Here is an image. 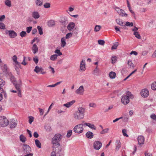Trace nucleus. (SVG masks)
<instances>
[{
    "mask_svg": "<svg viewBox=\"0 0 156 156\" xmlns=\"http://www.w3.org/2000/svg\"><path fill=\"white\" fill-rule=\"evenodd\" d=\"M10 80L12 83L14 85L16 90L18 91V95L20 97H22L21 87L22 82L21 80L19 79L17 81L16 80L15 77L12 76L10 77Z\"/></svg>",
    "mask_w": 156,
    "mask_h": 156,
    "instance_id": "nucleus-1",
    "label": "nucleus"
},
{
    "mask_svg": "<svg viewBox=\"0 0 156 156\" xmlns=\"http://www.w3.org/2000/svg\"><path fill=\"white\" fill-rule=\"evenodd\" d=\"M53 147L51 156H63V152L60 145H53Z\"/></svg>",
    "mask_w": 156,
    "mask_h": 156,
    "instance_id": "nucleus-2",
    "label": "nucleus"
},
{
    "mask_svg": "<svg viewBox=\"0 0 156 156\" xmlns=\"http://www.w3.org/2000/svg\"><path fill=\"white\" fill-rule=\"evenodd\" d=\"M85 109L82 107L78 108V111L74 114V117L76 119H83L84 117Z\"/></svg>",
    "mask_w": 156,
    "mask_h": 156,
    "instance_id": "nucleus-3",
    "label": "nucleus"
},
{
    "mask_svg": "<svg viewBox=\"0 0 156 156\" xmlns=\"http://www.w3.org/2000/svg\"><path fill=\"white\" fill-rule=\"evenodd\" d=\"M62 135L59 133L55 134L51 140V144L53 145H60L59 142L61 140Z\"/></svg>",
    "mask_w": 156,
    "mask_h": 156,
    "instance_id": "nucleus-4",
    "label": "nucleus"
},
{
    "mask_svg": "<svg viewBox=\"0 0 156 156\" xmlns=\"http://www.w3.org/2000/svg\"><path fill=\"white\" fill-rule=\"evenodd\" d=\"M83 124H80L76 125L73 129V131L77 133H82L83 131Z\"/></svg>",
    "mask_w": 156,
    "mask_h": 156,
    "instance_id": "nucleus-5",
    "label": "nucleus"
},
{
    "mask_svg": "<svg viewBox=\"0 0 156 156\" xmlns=\"http://www.w3.org/2000/svg\"><path fill=\"white\" fill-rule=\"evenodd\" d=\"M9 124V121L4 116L0 117V126L4 127L7 126Z\"/></svg>",
    "mask_w": 156,
    "mask_h": 156,
    "instance_id": "nucleus-6",
    "label": "nucleus"
},
{
    "mask_svg": "<svg viewBox=\"0 0 156 156\" xmlns=\"http://www.w3.org/2000/svg\"><path fill=\"white\" fill-rule=\"evenodd\" d=\"M102 143L99 141H96L94 143V148L96 150H99L102 146Z\"/></svg>",
    "mask_w": 156,
    "mask_h": 156,
    "instance_id": "nucleus-7",
    "label": "nucleus"
},
{
    "mask_svg": "<svg viewBox=\"0 0 156 156\" xmlns=\"http://www.w3.org/2000/svg\"><path fill=\"white\" fill-rule=\"evenodd\" d=\"M23 152L25 154L29 153L31 151V148L27 144H23Z\"/></svg>",
    "mask_w": 156,
    "mask_h": 156,
    "instance_id": "nucleus-8",
    "label": "nucleus"
},
{
    "mask_svg": "<svg viewBox=\"0 0 156 156\" xmlns=\"http://www.w3.org/2000/svg\"><path fill=\"white\" fill-rule=\"evenodd\" d=\"M121 101L122 103L124 105H127L129 103L130 101L128 97L125 95L122 96Z\"/></svg>",
    "mask_w": 156,
    "mask_h": 156,
    "instance_id": "nucleus-9",
    "label": "nucleus"
},
{
    "mask_svg": "<svg viewBox=\"0 0 156 156\" xmlns=\"http://www.w3.org/2000/svg\"><path fill=\"white\" fill-rule=\"evenodd\" d=\"M141 95L143 97L146 98L148 96L149 94L148 90L147 89H143L140 92Z\"/></svg>",
    "mask_w": 156,
    "mask_h": 156,
    "instance_id": "nucleus-10",
    "label": "nucleus"
},
{
    "mask_svg": "<svg viewBox=\"0 0 156 156\" xmlns=\"http://www.w3.org/2000/svg\"><path fill=\"white\" fill-rule=\"evenodd\" d=\"M84 90L83 87L82 85L81 86H80L76 90L75 93L78 94L83 95V94Z\"/></svg>",
    "mask_w": 156,
    "mask_h": 156,
    "instance_id": "nucleus-11",
    "label": "nucleus"
},
{
    "mask_svg": "<svg viewBox=\"0 0 156 156\" xmlns=\"http://www.w3.org/2000/svg\"><path fill=\"white\" fill-rule=\"evenodd\" d=\"M85 69V61L84 60L82 59L80 62V70L81 71H84Z\"/></svg>",
    "mask_w": 156,
    "mask_h": 156,
    "instance_id": "nucleus-12",
    "label": "nucleus"
},
{
    "mask_svg": "<svg viewBox=\"0 0 156 156\" xmlns=\"http://www.w3.org/2000/svg\"><path fill=\"white\" fill-rule=\"evenodd\" d=\"M137 140L139 144H143L144 142V138L142 136H139L137 138Z\"/></svg>",
    "mask_w": 156,
    "mask_h": 156,
    "instance_id": "nucleus-13",
    "label": "nucleus"
},
{
    "mask_svg": "<svg viewBox=\"0 0 156 156\" xmlns=\"http://www.w3.org/2000/svg\"><path fill=\"white\" fill-rule=\"evenodd\" d=\"M8 32L10 37L12 38H14L17 35V34L13 30H9Z\"/></svg>",
    "mask_w": 156,
    "mask_h": 156,
    "instance_id": "nucleus-14",
    "label": "nucleus"
},
{
    "mask_svg": "<svg viewBox=\"0 0 156 156\" xmlns=\"http://www.w3.org/2000/svg\"><path fill=\"white\" fill-rule=\"evenodd\" d=\"M75 26V24L73 22L70 23L67 26V29L70 31H72Z\"/></svg>",
    "mask_w": 156,
    "mask_h": 156,
    "instance_id": "nucleus-15",
    "label": "nucleus"
},
{
    "mask_svg": "<svg viewBox=\"0 0 156 156\" xmlns=\"http://www.w3.org/2000/svg\"><path fill=\"white\" fill-rule=\"evenodd\" d=\"M83 126H88L90 128L96 130V128L93 124L86 123L83 124Z\"/></svg>",
    "mask_w": 156,
    "mask_h": 156,
    "instance_id": "nucleus-16",
    "label": "nucleus"
},
{
    "mask_svg": "<svg viewBox=\"0 0 156 156\" xmlns=\"http://www.w3.org/2000/svg\"><path fill=\"white\" fill-rule=\"evenodd\" d=\"M31 16L33 17L35 19H38L40 17V15L38 12L37 11H34L32 12Z\"/></svg>",
    "mask_w": 156,
    "mask_h": 156,
    "instance_id": "nucleus-17",
    "label": "nucleus"
},
{
    "mask_svg": "<svg viewBox=\"0 0 156 156\" xmlns=\"http://www.w3.org/2000/svg\"><path fill=\"white\" fill-rule=\"evenodd\" d=\"M2 69L3 72L6 74H7L9 73V69L6 64H4V65Z\"/></svg>",
    "mask_w": 156,
    "mask_h": 156,
    "instance_id": "nucleus-18",
    "label": "nucleus"
},
{
    "mask_svg": "<svg viewBox=\"0 0 156 156\" xmlns=\"http://www.w3.org/2000/svg\"><path fill=\"white\" fill-rule=\"evenodd\" d=\"M75 102V100H73L70 102H68L66 104H63L64 106L67 108H69L71 107Z\"/></svg>",
    "mask_w": 156,
    "mask_h": 156,
    "instance_id": "nucleus-19",
    "label": "nucleus"
},
{
    "mask_svg": "<svg viewBox=\"0 0 156 156\" xmlns=\"http://www.w3.org/2000/svg\"><path fill=\"white\" fill-rule=\"evenodd\" d=\"M5 82L2 79L0 78V92L2 93L3 92V89L2 88L3 86L5 85Z\"/></svg>",
    "mask_w": 156,
    "mask_h": 156,
    "instance_id": "nucleus-20",
    "label": "nucleus"
},
{
    "mask_svg": "<svg viewBox=\"0 0 156 156\" xmlns=\"http://www.w3.org/2000/svg\"><path fill=\"white\" fill-rule=\"evenodd\" d=\"M12 60L15 63L16 65H17L18 67L20 66V63L17 61V57L16 55H14L12 57Z\"/></svg>",
    "mask_w": 156,
    "mask_h": 156,
    "instance_id": "nucleus-21",
    "label": "nucleus"
},
{
    "mask_svg": "<svg viewBox=\"0 0 156 156\" xmlns=\"http://www.w3.org/2000/svg\"><path fill=\"white\" fill-rule=\"evenodd\" d=\"M32 50L34 54H36L38 51V47L36 44H33Z\"/></svg>",
    "mask_w": 156,
    "mask_h": 156,
    "instance_id": "nucleus-22",
    "label": "nucleus"
},
{
    "mask_svg": "<svg viewBox=\"0 0 156 156\" xmlns=\"http://www.w3.org/2000/svg\"><path fill=\"white\" fill-rule=\"evenodd\" d=\"M86 137L89 139H92L94 136L93 133L90 131L87 132L86 134Z\"/></svg>",
    "mask_w": 156,
    "mask_h": 156,
    "instance_id": "nucleus-23",
    "label": "nucleus"
},
{
    "mask_svg": "<svg viewBox=\"0 0 156 156\" xmlns=\"http://www.w3.org/2000/svg\"><path fill=\"white\" fill-rule=\"evenodd\" d=\"M119 15L122 16H127L128 15L125 13V11L122 9H121L119 11L117 12Z\"/></svg>",
    "mask_w": 156,
    "mask_h": 156,
    "instance_id": "nucleus-24",
    "label": "nucleus"
},
{
    "mask_svg": "<svg viewBox=\"0 0 156 156\" xmlns=\"http://www.w3.org/2000/svg\"><path fill=\"white\" fill-rule=\"evenodd\" d=\"M43 70V69L41 67H39L38 66H36L34 69V71L37 73H38L39 72H42Z\"/></svg>",
    "mask_w": 156,
    "mask_h": 156,
    "instance_id": "nucleus-25",
    "label": "nucleus"
},
{
    "mask_svg": "<svg viewBox=\"0 0 156 156\" xmlns=\"http://www.w3.org/2000/svg\"><path fill=\"white\" fill-rule=\"evenodd\" d=\"M61 46L62 47H65L66 44V39L64 37L62 38L61 39Z\"/></svg>",
    "mask_w": 156,
    "mask_h": 156,
    "instance_id": "nucleus-26",
    "label": "nucleus"
},
{
    "mask_svg": "<svg viewBox=\"0 0 156 156\" xmlns=\"http://www.w3.org/2000/svg\"><path fill=\"white\" fill-rule=\"evenodd\" d=\"M116 143H117V144L115 148V150L116 151H118L121 147V143L120 141L118 140H117L116 141Z\"/></svg>",
    "mask_w": 156,
    "mask_h": 156,
    "instance_id": "nucleus-27",
    "label": "nucleus"
},
{
    "mask_svg": "<svg viewBox=\"0 0 156 156\" xmlns=\"http://www.w3.org/2000/svg\"><path fill=\"white\" fill-rule=\"evenodd\" d=\"M109 77L111 79H114L115 78L116 74L115 72H111L109 73Z\"/></svg>",
    "mask_w": 156,
    "mask_h": 156,
    "instance_id": "nucleus-28",
    "label": "nucleus"
},
{
    "mask_svg": "<svg viewBox=\"0 0 156 156\" xmlns=\"http://www.w3.org/2000/svg\"><path fill=\"white\" fill-rule=\"evenodd\" d=\"M10 128L12 129L15 127L17 125V123L16 122H14L12 121L10 122Z\"/></svg>",
    "mask_w": 156,
    "mask_h": 156,
    "instance_id": "nucleus-29",
    "label": "nucleus"
},
{
    "mask_svg": "<svg viewBox=\"0 0 156 156\" xmlns=\"http://www.w3.org/2000/svg\"><path fill=\"white\" fill-rule=\"evenodd\" d=\"M125 96L128 97L129 99V98L132 99L133 98V95L131 94L130 92L129 91H128L126 92V95Z\"/></svg>",
    "mask_w": 156,
    "mask_h": 156,
    "instance_id": "nucleus-30",
    "label": "nucleus"
},
{
    "mask_svg": "<svg viewBox=\"0 0 156 156\" xmlns=\"http://www.w3.org/2000/svg\"><path fill=\"white\" fill-rule=\"evenodd\" d=\"M35 144L37 147L39 148H41V144L38 140L37 139L35 140Z\"/></svg>",
    "mask_w": 156,
    "mask_h": 156,
    "instance_id": "nucleus-31",
    "label": "nucleus"
},
{
    "mask_svg": "<svg viewBox=\"0 0 156 156\" xmlns=\"http://www.w3.org/2000/svg\"><path fill=\"white\" fill-rule=\"evenodd\" d=\"M20 140L23 142H25L26 140V138L23 135H21L20 136Z\"/></svg>",
    "mask_w": 156,
    "mask_h": 156,
    "instance_id": "nucleus-32",
    "label": "nucleus"
},
{
    "mask_svg": "<svg viewBox=\"0 0 156 156\" xmlns=\"http://www.w3.org/2000/svg\"><path fill=\"white\" fill-rule=\"evenodd\" d=\"M116 21L118 24L120 26H123L124 23L120 19L118 18L117 19Z\"/></svg>",
    "mask_w": 156,
    "mask_h": 156,
    "instance_id": "nucleus-33",
    "label": "nucleus"
},
{
    "mask_svg": "<svg viewBox=\"0 0 156 156\" xmlns=\"http://www.w3.org/2000/svg\"><path fill=\"white\" fill-rule=\"evenodd\" d=\"M5 5L9 7H11L12 5L11 2L10 0H5Z\"/></svg>",
    "mask_w": 156,
    "mask_h": 156,
    "instance_id": "nucleus-34",
    "label": "nucleus"
},
{
    "mask_svg": "<svg viewBox=\"0 0 156 156\" xmlns=\"http://www.w3.org/2000/svg\"><path fill=\"white\" fill-rule=\"evenodd\" d=\"M101 28V26L100 25H96L95 26L94 28V31L95 32L99 31Z\"/></svg>",
    "mask_w": 156,
    "mask_h": 156,
    "instance_id": "nucleus-35",
    "label": "nucleus"
},
{
    "mask_svg": "<svg viewBox=\"0 0 156 156\" xmlns=\"http://www.w3.org/2000/svg\"><path fill=\"white\" fill-rule=\"evenodd\" d=\"M133 34L135 35V37H136L138 39H140L141 38V36L138 32H134L133 33Z\"/></svg>",
    "mask_w": 156,
    "mask_h": 156,
    "instance_id": "nucleus-36",
    "label": "nucleus"
},
{
    "mask_svg": "<svg viewBox=\"0 0 156 156\" xmlns=\"http://www.w3.org/2000/svg\"><path fill=\"white\" fill-rule=\"evenodd\" d=\"M57 56L58 55L55 54L52 55L50 57V59L52 61H54L57 58Z\"/></svg>",
    "mask_w": 156,
    "mask_h": 156,
    "instance_id": "nucleus-37",
    "label": "nucleus"
},
{
    "mask_svg": "<svg viewBox=\"0 0 156 156\" xmlns=\"http://www.w3.org/2000/svg\"><path fill=\"white\" fill-rule=\"evenodd\" d=\"M37 28L38 30L39 34L40 35L43 34V32L41 27L40 26H37Z\"/></svg>",
    "mask_w": 156,
    "mask_h": 156,
    "instance_id": "nucleus-38",
    "label": "nucleus"
},
{
    "mask_svg": "<svg viewBox=\"0 0 156 156\" xmlns=\"http://www.w3.org/2000/svg\"><path fill=\"white\" fill-rule=\"evenodd\" d=\"M20 35L21 37H23L27 35V33L25 31H22L20 33Z\"/></svg>",
    "mask_w": 156,
    "mask_h": 156,
    "instance_id": "nucleus-39",
    "label": "nucleus"
},
{
    "mask_svg": "<svg viewBox=\"0 0 156 156\" xmlns=\"http://www.w3.org/2000/svg\"><path fill=\"white\" fill-rule=\"evenodd\" d=\"M117 61V58L115 56L112 57L111 59V61L112 64L115 63Z\"/></svg>",
    "mask_w": 156,
    "mask_h": 156,
    "instance_id": "nucleus-40",
    "label": "nucleus"
},
{
    "mask_svg": "<svg viewBox=\"0 0 156 156\" xmlns=\"http://www.w3.org/2000/svg\"><path fill=\"white\" fill-rule=\"evenodd\" d=\"M55 24V23L54 21L53 20H52L48 22V25L49 26H51V27H52V26H53Z\"/></svg>",
    "mask_w": 156,
    "mask_h": 156,
    "instance_id": "nucleus-41",
    "label": "nucleus"
},
{
    "mask_svg": "<svg viewBox=\"0 0 156 156\" xmlns=\"http://www.w3.org/2000/svg\"><path fill=\"white\" fill-rule=\"evenodd\" d=\"M28 118L29 119V122L30 124H31L34 121V118L33 117L30 116L28 117Z\"/></svg>",
    "mask_w": 156,
    "mask_h": 156,
    "instance_id": "nucleus-42",
    "label": "nucleus"
},
{
    "mask_svg": "<svg viewBox=\"0 0 156 156\" xmlns=\"http://www.w3.org/2000/svg\"><path fill=\"white\" fill-rule=\"evenodd\" d=\"M36 4L38 5L41 6L42 5V0H37Z\"/></svg>",
    "mask_w": 156,
    "mask_h": 156,
    "instance_id": "nucleus-43",
    "label": "nucleus"
},
{
    "mask_svg": "<svg viewBox=\"0 0 156 156\" xmlns=\"http://www.w3.org/2000/svg\"><path fill=\"white\" fill-rule=\"evenodd\" d=\"M118 46V42L115 43V44L112 46L111 48L112 50L115 49L117 48V47Z\"/></svg>",
    "mask_w": 156,
    "mask_h": 156,
    "instance_id": "nucleus-44",
    "label": "nucleus"
},
{
    "mask_svg": "<svg viewBox=\"0 0 156 156\" xmlns=\"http://www.w3.org/2000/svg\"><path fill=\"white\" fill-rule=\"evenodd\" d=\"M72 130H68L67 132V135H66L67 137L68 138L70 137L72 135Z\"/></svg>",
    "mask_w": 156,
    "mask_h": 156,
    "instance_id": "nucleus-45",
    "label": "nucleus"
},
{
    "mask_svg": "<svg viewBox=\"0 0 156 156\" xmlns=\"http://www.w3.org/2000/svg\"><path fill=\"white\" fill-rule=\"evenodd\" d=\"M151 88L153 90H156V82L152 84L151 86Z\"/></svg>",
    "mask_w": 156,
    "mask_h": 156,
    "instance_id": "nucleus-46",
    "label": "nucleus"
},
{
    "mask_svg": "<svg viewBox=\"0 0 156 156\" xmlns=\"http://www.w3.org/2000/svg\"><path fill=\"white\" fill-rule=\"evenodd\" d=\"M98 43L99 44L103 45L105 44V41L103 40H99L98 41Z\"/></svg>",
    "mask_w": 156,
    "mask_h": 156,
    "instance_id": "nucleus-47",
    "label": "nucleus"
},
{
    "mask_svg": "<svg viewBox=\"0 0 156 156\" xmlns=\"http://www.w3.org/2000/svg\"><path fill=\"white\" fill-rule=\"evenodd\" d=\"M73 33L70 32L67 34L66 36V38L69 39L70 37H72Z\"/></svg>",
    "mask_w": 156,
    "mask_h": 156,
    "instance_id": "nucleus-48",
    "label": "nucleus"
},
{
    "mask_svg": "<svg viewBox=\"0 0 156 156\" xmlns=\"http://www.w3.org/2000/svg\"><path fill=\"white\" fill-rule=\"evenodd\" d=\"M109 130L108 128H106L105 129H103L101 131V132L100 133L101 134H103L108 132Z\"/></svg>",
    "mask_w": 156,
    "mask_h": 156,
    "instance_id": "nucleus-49",
    "label": "nucleus"
},
{
    "mask_svg": "<svg viewBox=\"0 0 156 156\" xmlns=\"http://www.w3.org/2000/svg\"><path fill=\"white\" fill-rule=\"evenodd\" d=\"M125 25L129 27H132L133 26V23L132 22L130 23L129 22H126Z\"/></svg>",
    "mask_w": 156,
    "mask_h": 156,
    "instance_id": "nucleus-50",
    "label": "nucleus"
},
{
    "mask_svg": "<svg viewBox=\"0 0 156 156\" xmlns=\"http://www.w3.org/2000/svg\"><path fill=\"white\" fill-rule=\"evenodd\" d=\"M122 132L124 136H126L127 137L128 136V135L126 133V129H122Z\"/></svg>",
    "mask_w": 156,
    "mask_h": 156,
    "instance_id": "nucleus-51",
    "label": "nucleus"
},
{
    "mask_svg": "<svg viewBox=\"0 0 156 156\" xmlns=\"http://www.w3.org/2000/svg\"><path fill=\"white\" fill-rule=\"evenodd\" d=\"M127 64L129 66H130V67H133V64L132 62V61L130 60H129L128 61Z\"/></svg>",
    "mask_w": 156,
    "mask_h": 156,
    "instance_id": "nucleus-52",
    "label": "nucleus"
},
{
    "mask_svg": "<svg viewBox=\"0 0 156 156\" xmlns=\"http://www.w3.org/2000/svg\"><path fill=\"white\" fill-rule=\"evenodd\" d=\"M55 52L59 56L62 55V53L60 52V50L58 49H56L55 51Z\"/></svg>",
    "mask_w": 156,
    "mask_h": 156,
    "instance_id": "nucleus-53",
    "label": "nucleus"
},
{
    "mask_svg": "<svg viewBox=\"0 0 156 156\" xmlns=\"http://www.w3.org/2000/svg\"><path fill=\"white\" fill-rule=\"evenodd\" d=\"M44 8H48L50 7V3H46L44 5Z\"/></svg>",
    "mask_w": 156,
    "mask_h": 156,
    "instance_id": "nucleus-54",
    "label": "nucleus"
},
{
    "mask_svg": "<svg viewBox=\"0 0 156 156\" xmlns=\"http://www.w3.org/2000/svg\"><path fill=\"white\" fill-rule=\"evenodd\" d=\"M33 60L35 63L36 64H37L38 62V59L37 56H35L33 58Z\"/></svg>",
    "mask_w": 156,
    "mask_h": 156,
    "instance_id": "nucleus-55",
    "label": "nucleus"
},
{
    "mask_svg": "<svg viewBox=\"0 0 156 156\" xmlns=\"http://www.w3.org/2000/svg\"><path fill=\"white\" fill-rule=\"evenodd\" d=\"M0 29H5V25L2 23L0 22Z\"/></svg>",
    "mask_w": 156,
    "mask_h": 156,
    "instance_id": "nucleus-56",
    "label": "nucleus"
},
{
    "mask_svg": "<svg viewBox=\"0 0 156 156\" xmlns=\"http://www.w3.org/2000/svg\"><path fill=\"white\" fill-rule=\"evenodd\" d=\"M32 28V27H27L26 28L27 32L28 33H30V32L31 31V30Z\"/></svg>",
    "mask_w": 156,
    "mask_h": 156,
    "instance_id": "nucleus-57",
    "label": "nucleus"
},
{
    "mask_svg": "<svg viewBox=\"0 0 156 156\" xmlns=\"http://www.w3.org/2000/svg\"><path fill=\"white\" fill-rule=\"evenodd\" d=\"M151 117L152 119L156 121V115L155 114H153L151 115Z\"/></svg>",
    "mask_w": 156,
    "mask_h": 156,
    "instance_id": "nucleus-58",
    "label": "nucleus"
},
{
    "mask_svg": "<svg viewBox=\"0 0 156 156\" xmlns=\"http://www.w3.org/2000/svg\"><path fill=\"white\" fill-rule=\"evenodd\" d=\"M89 106L90 107L95 108L96 106V105L94 103H90Z\"/></svg>",
    "mask_w": 156,
    "mask_h": 156,
    "instance_id": "nucleus-59",
    "label": "nucleus"
},
{
    "mask_svg": "<svg viewBox=\"0 0 156 156\" xmlns=\"http://www.w3.org/2000/svg\"><path fill=\"white\" fill-rule=\"evenodd\" d=\"M100 71L99 70H94V74L96 75H98L99 74Z\"/></svg>",
    "mask_w": 156,
    "mask_h": 156,
    "instance_id": "nucleus-60",
    "label": "nucleus"
},
{
    "mask_svg": "<svg viewBox=\"0 0 156 156\" xmlns=\"http://www.w3.org/2000/svg\"><path fill=\"white\" fill-rule=\"evenodd\" d=\"M33 135L34 137L35 138H37L39 136V135L36 132H34Z\"/></svg>",
    "mask_w": 156,
    "mask_h": 156,
    "instance_id": "nucleus-61",
    "label": "nucleus"
},
{
    "mask_svg": "<svg viewBox=\"0 0 156 156\" xmlns=\"http://www.w3.org/2000/svg\"><path fill=\"white\" fill-rule=\"evenodd\" d=\"M39 112H40V115H43L44 113V111L42 109L39 108Z\"/></svg>",
    "mask_w": 156,
    "mask_h": 156,
    "instance_id": "nucleus-62",
    "label": "nucleus"
},
{
    "mask_svg": "<svg viewBox=\"0 0 156 156\" xmlns=\"http://www.w3.org/2000/svg\"><path fill=\"white\" fill-rule=\"evenodd\" d=\"M37 30L36 29H34L32 30V34H36L37 32Z\"/></svg>",
    "mask_w": 156,
    "mask_h": 156,
    "instance_id": "nucleus-63",
    "label": "nucleus"
},
{
    "mask_svg": "<svg viewBox=\"0 0 156 156\" xmlns=\"http://www.w3.org/2000/svg\"><path fill=\"white\" fill-rule=\"evenodd\" d=\"M152 57L154 58H156V50L155 51L154 53L153 54L152 56Z\"/></svg>",
    "mask_w": 156,
    "mask_h": 156,
    "instance_id": "nucleus-64",
    "label": "nucleus"
}]
</instances>
